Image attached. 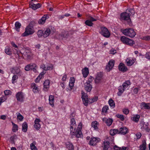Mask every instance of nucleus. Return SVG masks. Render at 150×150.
Instances as JSON below:
<instances>
[{
    "instance_id": "nucleus-26",
    "label": "nucleus",
    "mask_w": 150,
    "mask_h": 150,
    "mask_svg": "<svg viewBox=\"0 0 150 150\" xmlns=\"http://www.w3.org/2000/svg\"><path fill=\"white\" fill-rule=\"evenodd\" d=\"M140 117V116L139 115H134L131 117V119L136 122H137Z\"/></svg>"
},
{
    "instance_id": "nucleus-48",
    "label": "nucleus",
    "mask_w": 150,
    "mask_h": 150,
    "mask_svg": "<svg viewBox=\"0 0 150 150\" xmlns=\"http://www.w3.org/2000/svg\"><path fill=\"white\" fill-rule=\"evenodd\" d=\"M85 24L88 26H92L93 23L89 20H87L85 22Z\"/></svg>"
},
{
    "instance_id": "nucleus-31",
    "label": "nucleus",
    "mask_w": 150,
    "mask_h": 150,
    "mask_svg": "<svg viewBox=\"0 0 150 150\" xmlns=\"http://www.w3.org/2000/svg\"><path fill=\"white\" fill-rule=\"evenodd\" d=\"M51 33V30L50 29L47 28L44 33L43 37L46 38Z\"/></svg>"
},
{
    "instance_id": "nucleus-15",
    "label": "nucleus",
    "mask_w": 150,
    "mask_h": 150,
    "mask_svg": "<svg viewBox=\"0 0 150 150\" xmlns=\"http://www.w3.org/2000/svg\"><path fill=\"white\" fill-rule=\"evenodd\" d=\"M103 76L102 73L101 72L98 74L96 77L95 79V82L96 83H98L101 80Z\"/></svg>"
},
{
    "instance_id": "nucleus-57",
    "label": "nucleus",
    "mask_w": 150,
    "mask_h": 150,
    "mask_svg": "<svg viewBox=\"0 0 150 150\" xmlns=\"http://www.w3.org/2000/svg\"><path fill=\"white\" fill-rule=\"evenodd\" d=\"M6 99V97L5 96H2L0 98V101L2 103Z\"/></svg>"
},
{
    "instance_id": "nucleus-19",
    "label": "nucleus",
    "mask_w": 150,
    "mask_h": 150,
    "mask_svg": "<svg viewBox=\"0 0 150 150\" xmlns=\"http://www.w3.org/2000/svg\"><path fill=\"white\" fill-rule=\"evenodd\" d=\"M119 70L122 71H125L127 70V67L125 66L124 64L122 63H120L119 65Z\"/></svg>"
},
{
    "instance_id": "nucleus-38",
    "label": "nucleus",
    "mask_w": 150,
    "mask_h": 150,
    "mask_svg": "<svg viewBox=\"0 0 150 150\" xmlns=\"http://www.w3.org/2000/svg\"><path fill=\"white\" fill-rule=\"evenodd\" d=\"M110 134L112 136H114L118 132V130L117 129H111L110 131Z\"/></svg>"
},
{
    "instance_id": "nucleus-51",
    "label": "nucleus",
    "mask_w": 150,
    "mask_h": 150,
    "mask_svg": "<svg viewBox=\"0 0 150 150\" xmlns=\"http://www.w3.org/2000/svg\"><path fill=\"white\" fill-rule=\"evenodd\" d=\"M71 125H72L74 126H76V122L75 119L74 118H72L71 120Z\"/></svg>"
},
{
    "instance_id": "nucleus-56",
    "label": "nucleus",
    "mask_w": 150,
    "mask_h": 150,
    "mask_svg": "<svg viewBox=\"0 0 150 150\" xmlns=\"http://www.w3.org/2000/svg\"><path fill=\"white\" fill-rule=\"evenodd\" d=\"M88 20H90L91 22L96 21L97 20L96 19L94 18L91 16H89L88 17Z\"/></svg>"
},
{
    "instance_id": "nucleus-40",
    "label": "nucleus",
    "mask_w": 150,
    "mask_h": 150,
    "mask_svg": "<svg viewBox=\"0 0 150 150\" xmlns=\"http://www.w3.org/2000/svg\"><path fill=\"white\" fill-rule=\"evenodd\" d=\"M108 103L110 106L112 107V108H114L115 107V104L114 101L112 99H110Z\"/></svg>"
},
{
    "instance_id": "nucleus-64",
    "label": "nucleus",
    "mask_w": 150,
    "mask_h": 150,
    "mask_svg": "<svg viewBox=\"0 0 150 150\" xmlns=\"http://www.w3.org/2000/svg\"><path fill=\"white\" fill-rule=\"evenodd\" d=\"M82 123H81V122H80L79 123L78 126V127L77 128V129H77V130H79V129H80V130H81V129H82Z\"/></svg>"
},
{
    "instance_id": "nucleus-2",
    "label": "nucleus",
    "mask_w": 150,
    "mask_h": 150,
    "mask_svg": "<svg viewBox=\"0 0 150 150\" xmlns=\"http://www.w3.org/2000/svg\"><path fill=\"white\" fill-rule=\"evenodd\" d=\"M122 33L125 35L131 38L134 37L136 35V33L133 29L129 28L123 30Z\"/></svg>"
},
{
    "instance_id": "nucleus-8",
    "label": "nucleus",
    "mask_w": 150,
    "mask_h": 150,
    "mask_svg": "<svg viewBox=\"0 0 150 150\" xmlns=\"http://www.w3.org/2000/svg\"><path fill=\"white\" fill-rule=\"evenodd\" d=\"M100 141V139L98 137H92L89 141V144L91 146H95Z\"/></svg>"
},
{
    "instance_id": "nucleus-29",
    "label": "nucleus",
    "mask_w": 150,
    "mask_h": 150,
    "mask_svg": "<svg viewBox=\"0 0 150 150\" xmlns=\"http://www.w3.org/2000/svg\"><path fill=\"white\" fill-rule=\"evenodd\" d=\"M118 89L119 91L117 93V95L119 96H120L123 93L125 89L121 86L119 87Z\"/></svg>"
},
{
    "instance_id": "nucleus-50",
    "label": "nucleus",
    "mask_w": 150,
    "mask_h": 150,
    "mask_svg": "<svg viewBox=\"0 0 150 150\" xmlns=\"http://www.w3.org/2000/svg\"><path fill=\"white\" fill-rule=\"evenodd\" d=\"M30 147L32 150H38L36 147L33 143H31L30 144Z\"/></svg>"
},
{
    "instance_id": "nucleus-27",
    "label": "nucleus",
    "mask_w": 150,
    "mask_h": 150,
    "mask_svg": "<svg viewBox=\"0 0 150 150\" xmlns=\"http://www.w3.org/2000/svg\"><path fill=\"white\" fill-rule=\"evenodd\" d=\"M126 61L128 66H131L132 65L134 62V60L133 59H131L129 58H127Z\"/></svg>"
},
{
    "instance_id": "nucleus-5",
    "label": "nucleus",
    "mask_w": 150,
    "mask_h": 150,
    "mask_svg": "<svg viewBox=\"0 0 150 150\" xmlns=\"http://www.w3.org/2000/svg\"><path fill=\"white\" fill-rule=\"evenodd\" d=\"M101 30L100 33L104 37L106 38H108L110 37V33L106 28L102 27L101 28Z\"/></svg>"
},
{
    "instance_id": "nucleus-53",
    "label": "nucleus",
    "mask_w": 150,
    "mask_h": 150,
    "mask_svg": "<svg viewBox=\"0 0 150 150\" xmlns=\"http://www.w3.org/2000/svg\"><path fill=\"white\" fill-rule=\"evenodd\" d=\"M122 111L123 113L125 115H127L129 112V110L127 108L123 109Z\"/></svg>"
},
{
    "instance_id": "nucleus-21",
    "label": "nucleus",
    "mask_w": 150,
    "mask_h": 150,
    "mask_svg": "<svg viewBox=\"0 0 150 150\" xmlns=\"http://www.w3.org/2000/svg\"><path fill=\"white\" fill-rule=\"evenodd\" d=\"M48 16L46 15H44L38 21V23L39 24H43L46 20Z\"/></svg>"
},
{
    "instance_id": "nucleus-44",
    "label": "nucleus",
    "mask_w": 150,
    "mask_h": 150,
    "mask_svg": "<svg viewBox=\"0 0 150 150\" xmlns=\"http://www.w3.org/2000/svg\"><path fill=\"white\" fill-rule=\"evenodd\" d=\"M61 36V37L63 38H67L69 36V35L67 32L64 31L62 33Z\"/></svg>"
},
{
    "instance_id": "nucleus-39",
    "label": "nucleus",
    "mask_w": 150,
    "mask_h": 150,
    "mask_svg": "<svg viewBox=\"0 0 150 150\" xmlns=\"http://www.w3.org/2000/svg\"><path fill=\"white\" fill-rule=\"evenodd\" d=\"M12 125H13L12 130L13 132H16L18 130V126L17 125L15 124L13 122H12Z\"/></svg>"
},
{
    "instance_id": "nucleus-16",
    "label": "nucleus",
    "mask_w": 150,
    "mask_h": 150,
    "mask_svg": "<svg viewBox=\"0 0 150 150\" xmlns=\"http://www.w3.org/2000/svg\"><path fill=\"white\" fill-rule=\"evenodd\" d=\"M41 5L40 4L38 3L37 4H30V7L32 8L34 10H35L38 8L40 7Z\"/></svg>"
},
{
    "instance_id": "nucleus-42",
    "label": "nucleus",
    "mask_w": 150,
    "mask_h": 150,
    "mask_svg": "<svg viewBox=\"0 0 150 150\" xmlns=\"http://www.w3.org/2000/svg\"><path fill=\"white\" fill-rule=\"evenodd\" d=\"M98 99V97L97 96H95L93 97L92 98L89 99V102H90V103H92L95 102H96L97 100Z\"/></svg>"
},
{
    "instance_id": "nucleus-43",
    "label": "nucleus",
    "mask_w": 150,
    "mask_h": 150,
    "mask_svg": "<svg viewBox=\"0 0 150 150\" xmlns=\"http://www.w3.org/2000/svg\"><path fill=\"white\" fill-rule=\"evenodd\" d=\"M17 114V118L18 120H19L20 121H21L23 120V117L21 115L20 113H16Z\"/></svg>"
},
{
    "instance_id": "nucleus-32",
    "label": "nucleus",
    "mask_w": 150,
    "mask_h": 150,
    "mask_svg": "<svg viewBox=\"0 0 150 150\" xmlns=\"http://www.w3.org/2000/svg\"><path fill=\"white\" fill-rule=\"evenodd\" d=\"M146 143L145 140L142 142V144L139 146L140 149L141 150H145L146 149Z\"/></svg>"
},
{
    "instance_id": "nucleus-12",
    "label": "nucleus",
    "mask_w": 150,
    "mask_h": 150,
    "mask_svg": "<svg viewBox=\"0 0 150 150\" xmlns=\"http://www.w3.org/2000/svg\"><path fill=\"white\" fill-rule=\"evenodd\" d=\"M40 121V119L38 118H36L35 120L34 127L37 130H38L40 127V125L39 123Z\"/></svg>"
},
{
    "instance_id": "nucleus-11",
    "label": "nucleus",
    "mask_w": 150,
    "mask_h": 150,
    "mask_svg": "<svg viewBox=\"0 0 150 150\" xmlns=\"http://www.w3.org/2000/svg\"><path fill=\"white\" fill-rule=\"evenodd\" d=\"M102 120L103 122L106 123L108 126H110L112 124L113 121L112 119L107 117L103 118Z\"/></svg>"
},
{
    "instance_id": "nucleus-61",
    "label": "nucleus",
    "mask_w": 150,
    "mask_h": 150,
    "mask_svg": "<svg viewBox=\"0 0 150 150\" xmlns=\"http://www.w3.org/2000/svg\"><path fill=\"white\" fill-rule=\"evenodd\" d=\"M11 91L9 90H6L4 91V93L5 95H8L10 93Z\"/></svg>"
},
{
    "instance_id": "nucleus-37",
    "label": "nucleus",
    "mask_w": 150,
    "mask_h": 150,
    "mask_svg": "<svg viewBox=\"0 0 150 150\" xmlns=\"http://www.w3.org/2000/svg\"><path fill=\"white\" fill-rule=\"evenodd\" d=\"M67 147L69 150H73L74 149L73 145L71 142H68L67 144Z\"/></svg>"
},
{
    "instance_id": "nucleus-17",
    "label": "nucleus",
    "mask_w": 150,
    "mask_h": 150,
    "mask_svg": "<svg viewBox=\"0 0 150 150\" xmlns=\"http://www.w3.org/2000/svg\"><path fill=\"white\" fill-rule=\"evenodd\" d=\"M50 81L49 80H45L43 83V89L45 91H47L49 87Z\"/></svg>"
},
{
    "instance_id": "nucleus-18",
    "label": "nucleus",
    "mask_w": 150,
    "mask_h": 150,
    "mask_svg": "<svg viewBox=\"0 0 150 150\" xmlns=\"http://www.w3.org/2000/svg\"><path fill=\"white\" fill-rule=\"evenodd\" d=\"M142 109H149L150 108V103H142L140 105Z\"/></svg>"
},
{
    "instance_id": "nucleus-1",
    "label": "nucleus",
    "mask_w": 150,
    "mask_h": 150,
    "mask_svg": "<svg viewBox=\"0 0 150 150\" xmlns=\"http://www.w3.org/2000/svg\"><path fill=\"white\" fill-rule=\"evenodd\" d=\"M135 13L134 11L133 8L127 9L125 12L122 13L120 15V19L127 21L129 25L132 24L130 16L132 15H133Z\"/></svg>"
},
{
    "instance_id": "nucleus-7",
    "label": "nucleus",
    "mask_w": 150,
    "mask_h": 150,
    "mask_svg": "<svg viewBox=\"0 0 150 150\" xmlns=\"http://www.w3.org/2000/svg\"><path fill=\"white\" fill-rule=\"evenodd\" d=\"M115 64V61L114 60H110L106 67L105 69L108 72L110 71L113 67Z\"/></svg>"
},
{
    "instance_id": "nucleus-47",
    "label": "nucleus",
    "mask_w": 150,
    "mask_h": 150,
    "mask_svg": "<svg viewBox=\"0 0 150 150\" xmlns=\"http://www.w3.org/2000/svg\"><path fill=\"white\" fill-rule=\"evenodd\" d=\"M18 77L17 75H14L12 77V83H14L16 82V80L17 79Z\"/></svg>"
},
{
    "instance_id": "nucleus-55",
    "label": "nucleus",
    "mask_w": 150,
    "mask_h": 150,
    "mask_svg": "<svg viewBox=\"0 0 150 150\" xmlns=\"http://www.w3.org/2000/svg\"><path fill=\"white\" fill-rule=\"evenodd\" d=\"M15 73L17 74H19L20 73L21 70L18 67H16L15 69Z\"/></svg>"
},
{
    "instance_id": "nucleus-62",
    "label": "nucleus",
    "mask_w": 150,
    "mask_h": 150,
    "mask_svg": "<svg viewBox=\"0 0 150 150\" xmlns=\"http://www.w3.org/2000/svg\"><path fill=\"white\" fill-rule=\"evenodd\" d=\"M139 91V89L137 88H134L133 90V92L134 93L137 94L138 93Z\"/></svg>"
},
{
    "instance_id": "nucleus-13",
    "label": "nucleus",
    "mask_w": 150,
    "mask_h": 150,
    "mask_svg": "<svg viewBox=\"0 0 150 150\" xmlns=\"http://www.w3.org/2000/svg\"><path fill=\"white\" fill-rule=\"evenodd\" d=\"M31 86L33 89V91L34 93H37L39 91V88L35 83H32L31 84Z\"/></svg>"
},
{
    "instance_id": "nucleus-52",
    "label": "nucleus",
    "mask_w": 150,
    "mask_h": 150,
    "mask_svg": "<svg viewBox=\"0 0 150 150\" xmlns=\"http://www.w3.org/2000/svg\"><path fill=\"white\" fill-rule=\"evenodd\" d=\"M53 68V66L52 64H49L47 66V68L46 70H52V69Z\"/></svg>"
},
{
    "instance_id": "nucleus-41",
    "label": "nucleus",
    "mask_w": 150,
    "mask_h": 150,
    "mask_svg": "<svg viewBox=\"0 0 150 150\" xmlns=\"http://www.w3.org/2000/svg\"><path fill=\"white\" fill-rule=\"evenodd\" d=\"M5 53L8 55H10L11 54H12L10 48L8 47H6L5 50Z\"/></svg>"
},
{
    "instance_id": "nucleus-24",
    "label": "nucleus",
    "mask_w": 150,
    "mask_h": 150,
    "mask_svg": "<svg viewBox=\"0 0 150 150\" xmlns=\"http://www.w3.org/2000/svg\"><path fill=\"white\" fill-rule=\"evenodd\" d=\"M75 80L74 77H71L69 83V86L71 89H72L74 85Z\"/></svg>"
},
{
    "instance_id": "nucleus-59",
    "label": "nucleus",
    "mask_w": 150,
    "mask_h": 150,
    "mask_svg": "<svg viewBox=\"0 0 150 150\" xmlns=\"http://www.w3.org/2000/svg\"><path fill=\"white\" fill-rule=\"evenodd\" d=\"M42 78L41 76V75H39L37 77V78L35 79V82H38L40 80L41 78Z\"/></svg>"
},
{
    "instance_id": "nucleus-58",
    "label": "nucleus",
    "mask_w": 150,
    "mask_h": 150,
    "mask_svg": "<svg viewBox=\"0 0 150 150\" xmlns=\"http://www.w3.org/2000/svg\"><path fill=\"white\" fill-rule=\"evenodd\" d=\"M30 64L26 65L25 68V69L26 71H28L30 70H31L30 67Z\"/></svg>"
},
{
    "instance_id": "nucleus-9",
    "label": "nucleus",
    "mask_w": 150,
    "mask_h": 150,
    "mask_svg": "<svg viewBox=\"0 0 150 150\" xmlns=\"http://www.w3.org/2000/svg\"><path fill=\"white\" fill-rule=\"evenodd\" d=\"M24 97L23 93L21 92H18L16 95V98L17 100L21 102L23 101Z\"/></svg>"
},
{
    "instance_id": "nucleus-10",
    "label": "nucleus",
    "mask_w": 150,
    "mask_h": 150,
    "mask_svg": "<svg viewBox=\"0 0 150 150\" xmlns=\"http://www.w3.org/2000/svg\"><path fill=\"white\" fill-rule=\"evenodd\" d=\"M90 80L89 79V80L87 81L84 83V88L88 92H90L91 91L92 88V85L90 84Z\"/></svg>"
},
{
    "instance_id": "nucleus-3",
    "label": "nucleus",
    "mask_w": 150,
    "mask_h": 150,
    "mask_svg": "<svg viewBox=\"0 0 150 150\" xmlns=\"http://www.w3.org/2000/svg\"><path fill=\"white\" fill-rule=\"evenodd\" d=\"M120 40L124 44L132 46L134 44V41L125 36H122L120 38Z\"/></svg>"
},
{
    "instance_id": "nucleus-14",
    "label": "nucleus",
    "mask_w": 150,
    "mask_h": 150,
    "mask_svg": "<svg viewBox=\"0 0 150 150\" xmlns=\"http://www.w3.org/2000/svg\"><path fill=\"white\" fill-rule=\"evenodd\" d=\"M128 132V129L126 127L120 128L118 131V133L125 135Z\"/></svg>"
},
{
    "instance_id": "nucleus-35",
    "label": "nucleus",
    "mask_w": 150,
    "mask_h": 150,
    "mask_svg": "<svg viewBox=\"0 0 150 150\" xmlns=\"http://www.w3.org/2000/svg\"><path fill=\"white\" fill-rule=\"evenodd\" d=\"M108 105H105L104 106L102 109V114H105L107 112V110H108Z\"/></svg>"
},
{
    "instance_id": "nucleus-36",
    "label": "nucleus",
    "mask_w": 150,
    "mask_h": 150,
    "mask_svg": "<svg viewBox=\"0 0 150 150\" xmlns=\"http://www.w3.org/2000/svg\"><path fill=\"white\" fill-rule=\"evenodd\" d=\"M15 25L16 30L19 32V28L21 26V24L20 23L17 22H16Z\"/></svg>"
},
{
    "instance_id": "nucleus-49",
    "label": "nucleus",
    "mask_w": 150,
    "mask_h": 150,
    "mask_svg": "<svg viewBox=\"0 0 150 150\" xmlns=\"http://www.w3.org/2000/svg\"><path fill=\"white\" fill-rule=\"evenodd\" d=\"M116 115L117 118H120L122 121H123L124 120V117L123 115L118 114Z\"/></svg>"
},
{
    "instance_id": "nucleus-23",
    "label": "nucleus",
    "mask_w": 150,
    "mask_h": 150,
    "mask_svg": "<svg viewBox=\"0 0 150 150\" xmlns=\"http://www.w3.org/2000/svg\"><path fill=\"white\" fill-rule=\"evenodd\" d=\"M75 134L74 136L75 135L76 137L77 138H81L83 137V134L81 130L76 129V132H75Z\"/></svg>"
},
{
    "instance_id": "nucleus-30",
    "label": "nucleus",
    "mask_w": 150,
    "mask_h": 150,
    "mask_svg": "<svg viewBox=\"0 0 150 150\" xmlns=\"http://www.w3.org/2000/svg\"><path fill=\"white\" fill-rule=\"evenodd\" d=\"M110 146V142H104V146H103V150H109L108 148Z\"/></svg>"
},
{
    "instance_id": "nucleus-34",
    "label": "nucleus",
    "mask_w": 150,
    "mask_h": 150,
    "mask_svg": "<svg viewBox=\"0 0 150 150\" xmlns=\"http://www.w3.org/2000/svg\"><path fill=\"white\" fill-rule=\"evenodd\" d=\"M73 125H71L70 127V134L72 138H73L75 134V132L73 131V129L74 128L75 129L76 126L73 127Z\"/></svg>"
},
{
    "instance_id": "nucleus-25",
    "label": "nucleus",
    "mask_w": 150,
    "mask_h": 150,
    "mask_svg": "<svg viewBox=\"0 0 150 150\" xmlns=\"http://www.w3.org/2000/svg\"><path fill=\"white\" fill-rule=\"evenodd\" d=\"M49 103L52 107L54 105V96L53 95H50L49 97Z\"/></svg>"
},
{
    "instance_id": "nucleus-6",
    "label": "nucleus",
    "mask_w": 150,
    "mask_h": 150,
    "mask_svg": "<svg viewBox=\"0 0 150 150\" xmlns=\"http://www.w3.org/2000/svg\"><path fill=\"white\" fill-rule=\"evenodd\" d=\"M81 98L82 101L84 105L87 106L88 105V103L89 100H88V97L86 93L83 92L81 93Z\"/></svg>"
},
{
    "instance_id": "nucleus-45",
    "label": "nucleus",
    "mask_w": 150,
    "mask_h": 150,
    "mask_svg": "<svg viewBox=\"0 0 150 150\" xmlns=\"http://www.w3.org/2000/svg\"><path fill=\"white\" fill-rule=\"evenodd\" d=\"M37 34L38 37L39 38H40L42 36H43L44 33L43 31L42 30H38Z\"/></svg>"
},
{
    "instance_id": "nucleus-33",
    "label": "nucleus",
    "mask_w": 150,
    "mask_h": 150,
    "mask_svg": "<svg viewBox=\"0 0 150 150\" xmlns=\"http://www.w3.org/2000/svg\"><path fill=\"white\" fill-rule=\"evenodd\" d=\"M22 131L24 132H26L28 129V125L26 122H24L22 125Z\"/></svg>"
},
{
    "instance_id": "nucleus-22",
    "label": "nucleus",
    "mask_w": 150,
    "mask_h": 150,
    "mask_svg": "<svg viewBox=\"0 0 150 150\" xmlns=\"http://www.w3.org/2000/svg\"><path fill=\"white\" fill-rule=\"evenodd\" d=\"M82 74L84 78H86L88 76L89 74V71L88 68L85 67L82 69Z\"/></svg>"
},
{
    "instance_id": "nucleus-4",
    "label": "nucleus",
    "mask_w": 150,
    "mask_h": 150,
    "mask_svg": "<svg viewBox=\"0 0 150 150\" xmlns=\"http://www.w3.org/2000/svg\"><path fill=\"white\" fill-rule=\"evenodd\" d=\"M34 32L33 26L29 24L25 28V32L23 34V36H27L29 35H31Z\"/></svg>"
},
{
    "instance_id": "nucleus-54",
    "label": "nucleus",
    "mask_w": 150,
    "mask_h": 150,
    "mask_svg": "<svg viewBox=\"0 0 150 150\" xmlns=\"http://www.w3.org/2000/svg\"><path fill=\"white\" fill-rule=\"evenodd\" d=\"M142 39L145 40H150V36L147 35L143 37Z\"/></svg>"
},
{
    "instance_id": "nucleus-63",
    "label": "nucleus",
    "mask_w": 150,
    "mask_h": 150,
    "mask_svg": "<svg viewBox=\"0 0 150 150\" xmlns=\"http://www.w3.org/2000/svg\"><path fill=\"white\" fill-rule=\"evenodd\" d=\"M136 136L137 139H139L140 138L141 136V133L139 132L136 135Z\"/></svg>"
},
{
    "instance_id": "nucleus-60",
    "label": "nucleus",
    "mask_w": 150,
    "mask_h": 150,
    "mask_svg": "<svg viewBox=\"0 0 150 150\" xmlns=\"http://www.w3.org/2000/svg\"><path fill=\"white\" fill-rule=\"evenodd\" d=\"M145 57L148 59H150V52H148L146 53Z\"/></svg>"
},
{
    "instance_id": "nucleus-20",
    "label": "nucleus",
    "mask_w": 150,
    "mask_h": 150,
    "mask_svg": "<svg viewBox=\"0 0 150 150\" xmlns=\"http://www.w3.org/2000/svg\"><path fill=\"white\" fill-rule=\"evenodd\" d=\"M24 54L28 59H30L32 58V54L28 50H27L24 53Z\"/></svg>"
},
{
    "instance_id": "nucleus-46",
    "label": "nucleus",
    "mask_w": 150,
    "mask_h": 150,
    "mask_svg": "<svg viewBox=\"0 0 150 150\" xmlns=\"http://www.w3.org/2000/svg\"><path fill=\"white\" fill-rule=\"evenodd\" d=\"M98 122L96 121H94L92 123V126L95 129L98 128Z\"/></svg>"
},
{
    "instance_id": "nucleus-28",
    "label": "nucleus",
    "mask_w": 150,
    "mask_h": 150,
    "mask_svg": "<svg viewBox=\"0 0 150 150\" xmlns=\"http://www.w3.org/2000/svg\"><path fill=\"white\" fill-rule=\"evenodd\" d=\"M131 84L130 81L127 80L125 81L122 85V86L124 89H125L127 88H129V85Z\"/></svg>"
}]
</instances>
